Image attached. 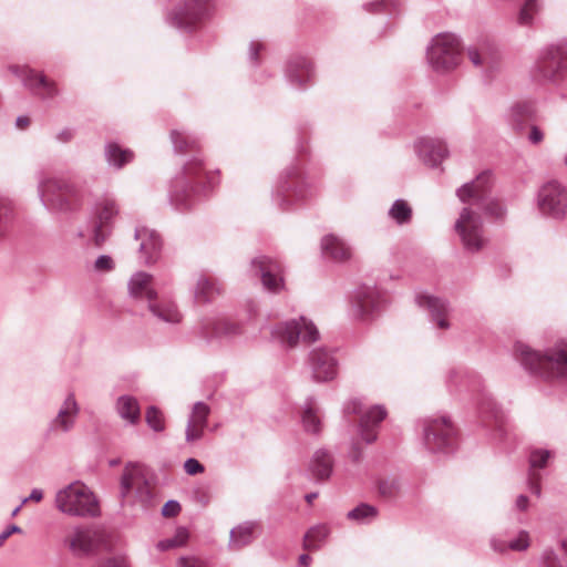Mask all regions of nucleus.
Here are the masks:
<instances>
[{"label": "nucleus", "instance_id": "32", "mask_svg": "<svg viewBox=\"0 0 567 567\" xmlns=\"http://www.w3.org/2000/svg\"><path fill=\"white\" fill-rule=\"evenodd\" d=\"M301 422L305 430L317 434L321 430V419L316 400L312 396L307 398L301 411Z\"/></svg>", "mask_w": 567, "mask_h": 567}, {"label": "nucleus", "instance_id": "15", "mask_svg": "<svg viewBox=\"0 0 567 567\" xmlns=\"http://www.w3.org/2000/svg\"><path fill=\"white\" fill-rule=\"evenodd\" d=\"M567 69V50L561 47H553L539 59L536 72L544 80L554 81L561 71Z\"/></svg>", "mask_w": 567, "mask_h": 567}, {"label": "nucleus", "instance_id": "9", "mask_svg": "<svg viewBox=\"0 0 567 567\" xmlns=\"http://www.w3.org/2000/svg\"><path fill=\"white\" fill-rule=\"evenodd\" d=\"M277 334L289 347H296L300 340L311 343L319 338V331L316 326L305 317L282 323L278 327Z\"/></svg>", "mask_w": 567, "mask_h": 567}, {"label": "nucleus", "instance_id": "35", "mask_svg": "<svg viewBox=\"0 0 567 567\" xmlns=\"http://www.w3.org/2000/svg\"><path fill=\"white\" fill-rule=\"evenodd\" d=\"M378 514L379 511L375 506L361 503L348 512L347 518L349 520L355 522L357 524L364 525L373 522L378 517Z\"/></svg>", "mask_w": 567, "mask_h": 567}, {"label": "nucleus", "instance_id": "28", "mask_svg": "<svg viewBox=\"0 0 567 567\" xmlns=\"http://www.w3.org/2000/svg\"><path fill=\"white\" fill-rule=\"evenodd\" d=\"M417 303L420 307H423L431 312L440 329H447L450 327L446 319L447 310L444 301L433 296L421 295L417 298Z\"/></svg>", "mask_w": 567, "mask_h": 567}, {"label": "nucleus", "instance_id": "55", "mask_svg": "<svg viewBox=\"0 0 567 567\" xmlns=\"http://www.w3.org/2000/svg\"><path fill=\"white\" fill-rule=\"evenodd\" d=\"M395 489V484L393 482L382 481L379 484V491L383 496H392Z\"/></svg>", "mask_w": 567, "mask_h": 567}, {"label": "nucleus", "instance_id": "38", "mask_svg": "<svg viewBox=\"0 0 567 567\" xmlns=\"http://www.w3.org/2000/svg\"><path fill=\"white\" fill-rule=\"evenodd\" d=\"M146 424L154 432H163L165 430V416L164 413L155 405H151L145 412Z\"/></svg>", "mask_w": 567, "mask_h": 567}, {"label": "nucleus", "instance_id": "53", "mask_svg": "<svg viewBox=\"0 0 567 567\" xmlns=\"http://www.w3.org/2000/svg\"><path fill=\"white\" fill-rule=\"evenodd\" d=\"M22 529L18 525H9L0 533V547L12 534H20Z\"/></svg>", "mask_w": 567, "mask_h": 567}, {"label": "nucleus", "instance_id": "18", "mask_svg": "<svg viewBox=\"0 0 567 567\" xmlns=\"http://www.w3.org/2000/svg\"><path fill=\"white\" fill-rule=\"evenodd\" d=\"M530 535L525 529H519L516 535L511 539H505L501 536H492L489 544L492 549L498 554H506L507 551H526L530 546Z\"/></svg>", "mask_w": 567, "mask_h": 567}, {"label": "nucleus", "instance_id": "63", "mask_svg": "<svg viewBox=\"0 0 567 567\" xmlns=\"http://www.w3.org/2000/svg\"><path fill=\"white\" fill-rule=\"evenodd\" d=\"M312 561V558L308 554H301L298 558V563L300 566L308 567Z\"/></svg>", "mask_w": 567, "mask_h": 567}, {"label": "nucleus", "instance_id": "12", "mask_svg": "<svg viewBox=\"0 0 567 567\" xmlns=\"http://www.w3.org/2000/svg\"><path fill=\"white\" fill-rule=\"evenodd\" d=\"M538 205L544 214L563 216L567 210V190L557 181L546 183L539 190Z\"/></svg>", "mask_w": 567, "mask_h": 567}, {"label": "nucleus", "instance_id": "49", "mask_svg": "<svg viewBox=\"0 0 567 567\" xmlns=\"http://www.w3.org/2000/svg\"><path fill=\"white\" fill-rule=\"evenodd\" d=\"M184 470L188 475H196L203 473L205 467L196 458L190 457L185 461Z\"/></svg>", "mask_w": 567, "mask_h": 567}, {"label": "nucleus", "instance_id": "23", "mask_svg": "<svg viewBox=\"0 0 567 567\" xmlns=\"http://www.w3.org/2000/svg\"><path fill=\"white\" fill-rule=\"evenodd\" d=\"M70 550L76 556H85L93 551L95 537L91 529L75 527L72 535L66 539Z\"/></svg>", "mask_w": 567, "mask_h": 567}, {"label": "nucleus", "instance_id": "11", "mask_svg": "<svg viewBox=\"0 0 567 567\" xmlns=\"http://www.w3.org/2000/svg\"><path fill=\"white\" fill-rule=\"evenodd\" d=\"M81 413L80 403L73 392H68L60 403L56 414L50 421L49 429L52 432L68 434L75 429Z\"/></svg>", "mask_w": 567, "mask_h": 567}, {"label": "nucleus", "instance_id": "52", "mask_svg": "<svg viewBox=\"0 0 567 567\" xmlns=\"http://www.w3.org/2000/svg\"><path fill=\"white\" fill-rule=\"evenodd\" d=\"M363 403L360 399H352L344 404V412L347 414L361 413Z\"/></svg>", "mask_w": 567, "mask_h": 567}, {"label": "nucleus", "instance_id": "43", "mask_svg": "<svg viewBox=\"0 0 567 567\" xmlns=\"http://www.w3.org/2000/svg\"><path fill=\"white\" fill-rule=\"evenodd\" d=\"M215 290L214 282L209 279H200L197 284L196 297L200 300H207Z\"/></svg>", "mask_w": 567, "mask_h": 567}, {"label": "nucleus", "instance_id": "22", "mask_svg": "<svg viewBox=\"0 0 567 567\" xmlns=\"http://www.w3.org/2000/svg\"><path fill=\"white\" fill-rule=\"evenodd\" d=\"M308 365L317 382L333 380L338 374V362L334 357H309Z\"/></svg>", "mask_w": 567, "mask_h": 567}, {"label": "nucleus", "instance_id": "1", "mask_svg": "<svg viewBox=\"0 0 567 567\" xmlns=\"http://www.w3.org/2000/svg\"><path fill=\"white\" fill-rule=\"evenodd\" d=\"M55 506L60 512L70 516L96 517L100 515V505L94 493L78 481L56 493Z\"/></svg>", "mask_w": 567, "mask_h": 567}, {"label": "nucleus", "instance_id": "61", "mask_svg": "<svg viewBox=\"0 0 567 567\" xmlns=\"http://www.w3.org/2000/svg\"><path fill=\"white\" fill-rule=\"evenodd\" d=\"M43 498V492L39 488H33L28 498H24L22 503L27 501L40 502Z\"/></svg>", "mask_w": 567, "mask_h": 567}, {"label": "nucleus", "instance_id": "40", "mask_svg": "<svg viewBox=\"0 0 567 567\" xmlns=\"http://www.w3.org/2000/svg\"><path fill=\"white\" fill-rule=\"evenodd\" d=\"M107 155L110 162L117 167H122L126 163H130L133 158V153L128 150H122L118 145L111 144L107 148Z\"/></svg>", "mask_w": 567, "mask_h": 567}, {"label": "nucleus", "instance_id": "47", "mask_svg": "<svg viewBox=\"0 0 567 567\" xmlns=\"http://www.w3.org/2000/svg\"><path fill=\"white\" fill-rule=\"evenodd\" d=\"M542 565L544 567H563L557 555L551 549H545L542 555Z\"/></svg>", "mask_w": 567, "mask_h": 567}, {"label": "nucleus", "instance_id": "44", "mask_svg": "<svg viewBox=\"0 0 567 567\" xmlns=\"http://www.w3.org/2000/svg\"><path fill=\"white\" fill-rule=\"evenodd\" d=\"M10 215L11 208L9 204L0 198V237L3 236L7 231Z\"/></svg>", "mask_w": 567, "mask_h": 567}, {"label": "nucleus", "instance_id": "41", "mask_svg": "<svg viewBox=\"0 0 567 567\" xmlns=\"http://www.w3.org/2000/svg\"><path fill=\"white\" fill-rule=\"evenodd\" d=\"M172 137L174 145L179 153H186L197 148V141L183 132H174Z\"/></svg>", "mask_w": 567, "mask_h": 567}, {"label": "nucleus", "instance_id": "51", "mask_svg": "<svg viewBox=\"0 0 567 567\" xmlns=\"http://www.w3.org/2000/svg\"><path fill=\"white\" fill-rule=\"evenodd\" d=\"M181 511V505L177 501L171 499L167 501L163 508H162V515L165 517H173L177 515Z\"/></svg>", "mask_w": 567, "mask_h": 567}, {"label": "nucleus", "instance_id": "21", "mask_svg": "<svg viewBox=\"0 0 567 567\" xmlns=\"http://www.w3.org/2000/svg\"><path fill=\"white\" fill-rule=\"evenodd\" d=\"M478 410L486 427L495 426L496 430L502 431L504 414L489 394L485 392L480 394Z\"/></svg>", "mask_w": 567, "mask_h": 567}, {"label": "nucleus", "instance_id": "25", "mask_svg": "<svg viewBox=\"0 0 567 567\" xmlns=\"http://www.w3.org/2000/svg\"><path fill=\"white\" fill-rule=\"evenodd\" d=\"M117 415L127 424L135 425L141 419V406L138 400L130 394L120 395L115 401Z\"/></svg>", "mask_w": 567, "mask_h": 567}, {"label": "nucleus", "instance_id": "19", "mask_svg": "<svg viewBox=\"0 0 567 567\" xmlns=\"http://www.w3.org/2000/svg\"><path fill=\"white\" fill-rule=\"evenodd\" d=\"M23 81L27 87L42 97H53L58 94L55 82L48 79L44 74L27 68H22Z\"/></svg>", "mask_w": 567, "mask_h": 567}, {"label": "nucleus", "instance_id": "2", "mask_svg": "<svg viewBox=\"0 0 567 567\" xmlns=\"http://www.w3.org/2000/svg\"><path fill=\"white\" fill-rule=\"evenodd\" d=\"M423 445L433 454H452L457 447L456 430L446 415L429 416L421 421Z\"/></svg>", "mask_w": 567, "mask_h": 567}, {"label": "nucleus", "instance_id": "36", "mask_svg": "<svg viewBox=\"0 0 567 567\" xmlns=\"http://www.w3.org/2000/svg\"><path fill=\"white\" fill-rule=\"evenodd\" d=\"M379 303L378 293L373 290H364L357 298L358 315L361 319H367L377 309Z\"/></svg>", "mask_w": 567, "mask_h": 567}, {"label": "nucleus", "instance_id": "59", "mask_svg": "<svg viewBox=\"0 0 567 567\" xmlns=\"http://www.w3.org/2000/svg\"><path fill=\"white\" fill-rule=\"evenodd\" d=\"M390 3V0H378V1H373V2H370L368 4V10L370 12H378L380 11L382 8H386L388 4Z\"/></svg>", "mask_w": 567, "mask_h": 567}, {"label": "nucleus", "instance_id": "29", "mask_svg": "<svg viewBox=\"0 0 567 567\" xmlns=\"http://www.w3.org/2000/svg\"><path fill=\"white\" fill-rule=\"evenodd\" d=\"M321 247L324 255L336 261H347L351 258L350 247L334 235L323 237Z\"/></svg>", "mask_w": 567, "mask_h": 567}, {"label": "nucleus", "instance_id": "24", "mask_svg": "<svg viewBox=\"0 0 567 567\" xmlns=\"http://www.w3.org/2000/svg\"><path fill=\"white\" fill-rule=\"evenodd\" d=\"M185 174L196 186L203 188H213L219 182L218 172L205 169L197 159L186 165Z\"/></svg>", "mask_w": 567, "mask_h": 567}, {"label": "nucleus", "instance_id": "58", "mask_svg": "<svg viewBox=\"0 0 567 567\" xmlns=\"http://www.w3.org/2000/svg\"><path fill=\"white\" fill-rule=\"evenodd\" d=\"M486 210L488 214H491L492 216H495V217H499L503 215L502 205L497 202H491L487 205Z\"/></svg>", "mask_w": 567, "mask_h": 567}, {"label": "nucleus", "instance_id": "14", "mask_svg": "<svg viewBox=\"0 0 567 567\" xmlns=\"http://www.w3.org/2000/svg\"><path fill=\"white\" fill-rule=\"evenodd\" d=\"M118 214L117 206L112 199H103L97 204L93 229V243L101 247L112 231L113 219Z\"/></svg>", "mask_w": 567, "mask_h": 567}, {"label": "nucleus", "instance_id": "45", "mask_svg": "<svg viewBox=\"0 0 567 567\" xmlns=\"http://www.w3.org/2000/svg\"><path fill=\"white\" fill-rule=\"evenodd\" d=\"M95 567H130V563L125 556L118 555L99 561Z\"/></svg>", "mask_w": 567, "mask_h": 567}, {"label": "nucleus", "instance_id": "30", "mask_svg": "<svg viewBox=\"0 0 567 567\" xmlns=\"http://www.w3.org/2000/svg\"><path fill=\"white\" fill-rule=\"evenodd\" d=\"M332 456L326 450H318L313 453L309 464V471L318 481L328 480L332 473Z\"/></svg>", "mask_w": 567, "mask_h": 567}, {"label": "nucleus", "instance_id": "31", "mask_svg": "<svg viewBox=\"0 0 567 567\" xmlns=\"http://www.w3.org/2000/svg\"><path fill=\"white\" fill-rule=\"evenodd\" d=\"M330 534L331 528L328 524H317L311 526L303 536V549L315 551L321 549L326 545Z\"/></svg>", "mask_w": 567, "mask_h": 567}, {"label": "nucleus", "instance_id": "42", "mask_svg": "<svg viewBox=\"0 0 567 567\" xmlns=\"http://www.w3.org/2000/svg\"><path fill=\"white\" fill-rule=\"evenodd\" d=\"M550 457V452L544 449H536L529 455V472H538V470L546 467Z\"/></svg>", "mask_w": 567, "mask_h": 567}, {"label": "nucleus", "instance_id": "8", "mask_svg": "<svg viewBox=\"0 0 567 567\" xmlns=\"http://www.w3.org/2000/svg\"><path fill=\"white\" fill-rule=\"evenodd\" d=\"M519 364L532 375L546 380L567 378V357H518Z\"/></svg>", "mask_w": 567, "mask_h": 567}, {"label": "nucleus", "instance_id": "10", "mask_svg": "<svg viewBox=\"0 0 567 567\" xmlns=\"http://www.w3.org/2000/svg\"><path fill=\"white\" fill-rule=\"evenodd\" d=\"M210 0H184L172 13L171 20L181 29H194L208 14Z\"/></svg>", "mask_w": 567, "mask_h": 567}, {"label": "nucleus", "instance_id": "46", "mask_svg": "<svg viewBox=\"0 0 567 567\" xmlns=\"http://www.w3.org/2000/svg\"><path fill=\"white\" fill-rule=\"evenodd\" d=\"M114 268V261L110 256H100L94 262V269L99 272H107Z\"/></svg>", "mask_w": 567, "mask_h": 567}, {"label": "nucleus", "instance_id": "62", "mask_svg": "<svg viewBox=\"0 0 567 567\" xmlns=\"http://www.w3.org/2000/svg\"><path fill=\"white\" fill-rule=\"evenodd\" d=\"M515 351H516V354H522V355L535 354L534 352H532V350L529 349L528 346L520 343V342L516 344Z\"/></svg>", "mask_w": 567, "mask_h": 567}, {"label": "nucleus", "instance_id": "64", "mask_svg": "<svg viewBox=\"0 0 567 567\" xmlns=\"http://www.w3.org/2000/svg\"><path fill=\"white\" fill-rule=\"evenodd\" d=\"M29 125H30V118H29V117H27V116H20V117H18V120H17V126H18L20 130H24V128H27Z\"/></svg>", "mask_w": 567, "mask_h": 567}, {"label": "nucleus", "instance_id": "13", "mask_svg": "<svg viewBox=\"0 0 567 567\" xmlns=\"http://www.w3.org/2000/svg\"><path fill=\"white\" fill-rule=\"evenodd\" d=\"M210 413V406L204 401H197L192 405L185 429V442L187 444L194 445L203 440Z\"/></svg>", "mask_w": 567, "mask_h": 567}, {"label": "nucleus", "instance_id": "26", "mask_svg": "<svg viewBox=\"0 0 567 567\" xmlns=\"http://www.w3.org/2000/svg\"><path fill=\"white\" fill-rule=\"evenodd\" d=\"M259 527L258 522L247 520L230 530L229 548L239 550L252 543L255 530Z\"/></svg>", "mask_w": 567, "mask_h": 567}, {"label": "nucleus", "instance_id": "4", "mask_svg": "<svg viewBox=\"0 0 567 567\" xmlns=\"http://www.w3.org/2000/svg\"><path fill=\"white\" fill-rule=\"evenodd\" d=\"M43 203L51 209L68 212L80 205L78 188L63 179L48 178L40 186Z\"/></svg>", "mask_w": 567, "mask_h": 567}, {"label": "nucleus", "instance_id": "6", "mask_svg": "<svg viewBox=\"0 0 567 567\" xmlns=\"http://www.w3.org/2000/svg\"><path fill=\"white\" fill-rule=\"evenodd\" d=\"M432 66L439 71H447L461 61L460 42L453 34H441L434 39L429 52Z\"/></svg>", "mask_w": 567, "mask_h": 567}, {"label": "nucleus", "instance_id": "56", "mask_svg": "<svg viewBox=\"0 0 567 567\" xmlns=\"http://www.w3.org/2000/svg\"><path fill=\"white\" fill-rule=\"evenodd\" d=\"M528 504H529L528 497L524 494H520L516 497L515 509L518 512H526L528 508Z\"/></svg>", "mask_w": 567, "mask_h": 567}, {"label": "nucleus", "instance_id": "16", "mask_svg": "<svg viewBox=\"0 0 567 567\" xmlns=\"http://www.w3.org/2000/svg\"><path fill=\"white\" fill-rule=\"evenodd\" d=\"M252 265L258 269L262 286L267 290L277 293L284 289V269L279 261L262 256L256 258Z\"/></svg>", "mask_w": 567, "mask_h": 567}, {"label": "nucleus", "instance_id": "48", "mask_svg": "<svg viewBox=\"0 0 567 567\" xmlns=\"http://www.w3.org/2000/svg\"><path fill=\"white\" fill-rule=\"evenodd\" d=\"M539 482H540V475L538 472H528V480H527L528 488L537 497H539L542 494V488H540Z\"/></svg>", "mask_w": 567, "mask_h": 567}, {"label": "nucleus", "instance_id": "34", "mask_svg": "<svg viewBox=\"0 0 567 567\" xmlns=\"http://www.w3.org/2000/svg\"><path fill=\"white\" fill-rule=\"evenodd\" d=\"M468 59L476 66L493 68L497 62V53L488 45L468 49Z\"/></svg>", "mask_w": 567, "mask_h": 567}, {"label": "nucleus", "instance_id": "17", "mask_svg": "<svg viewBox=\"0 0 567 567\" xmlns=\"http://www.w3.org/2000/svg\"><path fill=\"white\" fill-rule=\"evenodd\" d=\"M386 410L383 405H374L362 416L359 425L361 439L370 444L377 440V426L385 419Z\"/></svg>", "mask_w": 567, "mask_h": 567}, {"label": "nucleus", "instance_id": "20", "mask_svg": "<svg viewBox=\"0 0 567 567\" xmlns=\"http://www.w3.org/2000/svg\"><path fill=\"white\" fill-rule=\"evenodd\" d=\"M135 238L141 241L140 250L145 257L146 262H154L162 248V239L159 235L147 227L136 229Z\"/></svg>", "mask_w": 567, "mask_h": 567}, {"label": "nucleus", "instance_id": "3", "mask_svg": "<svg viewBox=\"0 0 567 567\" xmlns=\"http://www.w3.org/2000/svg\"><path fill=\"white\" fill-rule=\"evenodd\" d=\"M128 290L132 297L148 301V308L159 319L176 323L182 319L176 306L168 301H156L157 293L154 289L153 277L146 272H137L132 276L128 282Z\"/></svg>", "mask_w": 567, "mask_h": 567}, {"label": "nucleus", "instance_id": "27", "mask_svg": "<svg viewBox=\"0 0 567 567\" xmlns=\"http://www.w3.org/2000/svg\"><path fill=\"white\" fill-rule=\"evenodd\" d=\"M489 183L491 174L488 172H484L480 174L473 183L461 187L457 192V196L463 203L481 200L484 197Z\"/></svg>", "mask_w": 567, "mask_h": 567}, {"label": "nucleus", "instance_id": "60", "mask_svg": "<svg viewBox=\"0 0 567 567\" xmlns=\"http://www.w3.org/2000/svg\"><path fill=\"white\" fill-rule=\"evenodd\" d=\"M156 546L162 551L177 547L172 538L163 539Z\"/></svg>", "mask_w": 567, "mask_h": 567}, {"label": "nucleus", "instance_id": "50", "mask_svg": "<svg viewBox=\"0 0 567 567\" xmlns=\"http://www.w3.org/2000/svg\"><path fill=\"white\" fill-rule=\"evenodd\" d=\"M177 565L178 567H207L204 560L195 556L181 557Z\"/></svg>", "mask_w": 567, "mask_h": 567}, {"label": "nucleus", "instance_id": "5", "mask_svg": "<svg viewBox=\"0 0 567 567\" xmlns=\"http://www.w3.org/2000/svg\"><path fill=\"white\" fill-rule=\"evenodd\" d=\"M132 493L143 504L147 503L152 497L147 470L141 463H127L121 476V497L126 499Z\"/></svg>", "mask_w": 567, "mask_h": 567}, {"label": "nucleus", "instance_id": "57", "mask_svg": "<svg viewBox=\"0 0 567 567\" xmlns=\"http://www.w3.org/2000/svg\"><path fill=\"white\" fill-rule=\"evenodd\" d=\"M528 137L532 143L538 144L543 141L544 134L538 127L532 126Z\"/></svg>", "mask_w": 567, "mask_h": 567}, {"label": "nucleus", "instance_id": "7", "mask_svg": "<svg viewBox=\"0 0 567 567\" xmlns=\"http://www.w3.org/2000/svg\"><path fill=\"white\" fill-rule=\"evenodd\" d=\"M464 247L473 252L480 251L486 244L483 225L478 214L471 208H464L455 224Z\"/></svg>", "mask_w": 567, "mask_h": 567}, {"label": "nucleus", "instance_id": "54", "mask_svg": "<svg viewBox=\"0 0 567 567\" xmlns=\"http://www.w3.org/2000/svg\"><path fill=\"white\" fill-rule=\"evenodd\" d=\"M188 538V532L185 528H178L176 530V534L172 539L174 540L175 545L177 547H181L186 544Z\"/></svg>", "mask_w": 567, "mask_h": 567}, {"label": "nucleus", "instance_id": "33", "mask_svg": "<svg viewBox=\"0 0 567 567\" xmlns=\"http://www.w3.org/2000/svg\"><path fill=\"white\" fill-rule=\"evenodd\" d=\"M420 153L433 165L441 163L447 155L445 144L439 140H424L420 146Z\"/></svg>", "mask_w": 567, "mask_h": 567}, {"label": "nucleus", "instance_id": "37", "mask_svg": "<svg viewBox=\"0 0 567 567\" xmlns=\"http://www.w3.org/2000/svg\"><path fill=\"white\" fill-rule=\"evenodd\" d=\"M540 10L542 0H524L518 12V23L520 25H532Z\"/></svg>", "mask_w": 567, "mask_h": 567}, {"label": "nucleus", "instance_id": "39", "mask_svg": "<svg viewBox=\"0 0 567 567\" xmlns=\"http://www.w3.org/2000/svg\"><path fill=\"white\" fill-rule=\"evenodd\" d=\"M389 214L398 224H404L410 221L412 209L405 200L398 199L392 205Z\"/></svg>", "mask_w": 567, "mask_h": 567}]
</instances>
